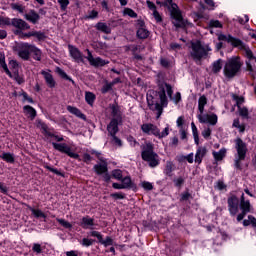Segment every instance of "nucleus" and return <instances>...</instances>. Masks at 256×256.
<instances>
[{
  "mask_svg": "<svg viewBox=\"0 0 256 256\" xmlns=\"http://www.w3.org/2000/svg\"><path fill=\"white\" fill-rule=\"evenodd\" d=\"M140 27L137 30V37L139 39H147L149 37V30L145 28L143 21L139 23Z\"/></svg>",
  "mask_w": 256,
  "mask_h": 256,
  "instance_id": "5701e85b",
  "label": "nucleus"
},
{
  "mask_svg": "<svg viewBox=\"0 0 256 256\" xmlns=\"http://www.w3.org/2000/svg\"><path fill=\"white\" fill-rule=\"evenodd\" d=\"M0 67H2V69H4L5 73H7V75H11L9 68H7V63H5V55H3L2 53H0Z\"/></svg>",
  "mask_w": 256,
  "mask_h": 256,
  "instance_id": "e433bc0d",
  "label": "nucleus"
},
{
  "mask_svg": "<svg viewBox=\"0 0 256 256\" xmlns=\"http://www.w3.org/2000/svg\"><path fill=\"white\" fill-rule=\"evenodd\" d=\"M30 211L37 219H39L40 217L42 219L47 218V215H45V213H43V211H41L40 209L30 208Z\"/></svg>",
  "mask_w": 256,
  "mask_h": 256,
  "instance_id": "72a5a7b5",
  "label": "nucleus"
},
{
  "mask_svg": "<svg viewBox=\"0 0 256 256\" xmlns=\"http://www.w3.org/2000/svg\"><path fill=\"white\" fill-rule=\"evenodd\" d=\"M209 25L210 27H215L216 29H221V27H223L219 20H211Z\"/></svg>",
  "mask_w": 256,
  "mask_h": 256,
  "instance_id": "5fc2aeb1",
  "label": "nucleus"
},
{
  "mask_svg": "<svg viewBox=\"0 0 256 256\" xmlns=\"http://www.w3.org/2000/svg\"><path fill=\"white\" fill-rule=\"evenodd\" d=\"M94 171L97 173V175H103L107 173V161L104 158H100V163L94 165Z\"/></svg>",
  "mask_w": 256,
  "mask_h": 256,
  "instance_id": "dca6fc26",
  "label": "nucleus"
},
{
  "mask_svg": "<svg viewBox=\"0 0 256 256\" xmlns=\"http://www.w3.org/2000/svg\"><path fill=\"white\" fill-rule=\"evenodd\" d=\"M219 41H227L228 43H231L233 47H238L243 51V55L246 57V67L247 71L249 72V75L253 78L256 79V57L253 54V51H251V48L249 46L245 45L243 41L234 38L231 35H225V34H220L218 36Z\"/></svg>",
  "mask_w": 256,
  "mask_h": 256,
  "instance_id": "f03ea898",
  "label": "nucleus"
},
{
  "mask_svg": "<svg viewBox=\"0 0 256 256\" xmlns=\"http://www.w3.org/2000/svg\"><path fill=\"white\" fill-rule=\"evenodd\" d=\"M233 127L236 129H239L240 133H243L245 131V126L239 124V119H235L232 124Z\"/></svg>",
  "mask_w": 256,
  "mask_h": 256,
  "instance_id": "09e8293b",
  "label": "nucleus"
},
{
  "mask_svg": "<svg viewBox=\"0 0 256 256\" xmlns=\"http://www.w3.org/2000/svg\"><path fill=\"white\" fill-rule=\"evenodd\" d=\"M95 28L97 31H101L102 33H105L106 35H109L111 33V27L107 25V23L104 22H98L95 25Z\"/></svg>",
  "mask_w": 256,
  "mask_h": 256,
  "instance_id": "a878e982",
  "label": "nucleus"
},
{
  "mask_svg": "<svg viewBox=\"0 0 256 256\" xmlns=\"http://www.w3.org/2000/svg\"><path fill=\"white\" fill-rule=\"evenodd\" d=\"M183 183H185V179L183 177H178V178L174 179V184L176 187H181V185H183Z\"/></svg>",
  "mask_w": 256,
  "mask_h": 256,
  "instance_id": "bf43d9fd",
  "label": "nucleus"
},
{
  "mask_svg": "<svg viewBox=\"0 0 256 256\" xmlns=\"http://www.w3.org/2000/svg\"><path fill=\"white\" fill-rule=\"evenodd\" d=\"M123 15H128V17H131L132 19H137V14L131 8H124Z\"/></svg>",
  "mask_w": 256,
  "mask_h": 256,
  "instance_id": "a19ab883",
  "label": "nucleus"
},
{
  "mask_svg": "<svg viewBox=\"0 0 256 256\" xmlns=\"http://www.w3.org/2000/svg\"><path fill=\"white\" fill-rule=\"evenodd\" d=\"M152 15H153L154 19L157 21V23H161V21H163V19L161 18V14H159V12L157 10L152 12Z\"/></svg>",
  "mask_w": 256,
  "mask_h": 256,
  "instance_id": "680f3d73",
  "label": "nucleus"
},
{
  "mask_svg": "<svg viewBox=\"0 0 256 256\" xmlns=\"http://www.w3.org/2000/svg\"><path fill=\"white\" fill-rule=\"evenodd\" d=\"M112 177L117 179V181H121V179H123V172L121 170H113Z\"/></svg>",
  "mask_w": 256,
  "mask_h": 256,
  "instance_id": "a18cd8bd",
  "label": "nucleus"
},
{
  "mask_svg": "<svg viewBox=\"0 0 256 256\" xmlns=\"http://www.w3.org/2000/svg\"><path fill=\"white\" fill-rule=\"evenodd\" d=\"M205 155H207V148L199 146L196 151L195 162L201 163Z\"/></svg>",
  "mask_w": 256,
  "mask_h": 256,
  "instance_id": "393cba45",
  "label": "nucleus"
},
{
  "mask_svg": "<svg viewBox=\"0 0 256 256\" xmlns=\"http://www.w3.org/2000/svg\"><path fill=\"white\" fill-rule=\"evenodd\" d=\"M80 225L82 229H95V220L86 216L82 218Z\"/></svg>",
  "mask_w": 256,
  "mask_h": 256,
  "instance_id": "a211bd4d",
  "label": "nucleus"
},
{
  "mask_svg": "<svg viewBox=\"0 0 256 256\" xmlns=\"http://www.w3.org/2000/svg\"><path fill=\"white\" fill-rule=\"evenodd\" d=\"M240 209L244 213H250L251 212V202H249V200H245V194L241 195Z\"/></svg>",
  "mask_w": 256,
  "mask_h": 256,
  "instance_id": "412c9836",
  "label": "nucleus"
},
{
  "mask_svg": "<svg viewBox=\"0 0 256 256\" xmlns=\"http://www.w3.org/2000/svg\"><path fill=\"white\" fill-rule=\"evenodd\" d=\"M110 197H112L113 199H125V194L123 193H112L110 195Z\"/></svg>",
  "mask_w": 256,
  "mask_h": 256,
  "instance_id": "0e129e2a",
  "label": "nucleus"
},
{
  "mask_svg": "<svg viewBox=\"0 0 256 256\" xmlns=\"http://www.w3.org/2000/svg\"><path fill=\"white\" fill-rule=\"evenodd\" d=\"M32 251H34V253H37V255L42 253L43 250L41 249V244L34 243L32 247Z\"/></svg>",
  "mask_w": 256,
  "mask_h": 256,
  "instance_id": "4d7b16f0",
  "label": "nucleus"
},
{
  "mask_svg": "<svg viewBox=\"0 0 256 256\" xmlns=\"http://www.w3.org/2000/svg\"><path fill=\"white\" fill-rule=\"evenodd\" d=\"M166 5H169L171 9V15L173 19V25L175 27H186L187 20L183 19V15H181V11L179 10V6L176 3H173V0H166Z\"/></svg>",
  "mask_w": 256,
  "mask_h": 256,
  "instance_id": "423d86ee",
  "label": "nucleus"
},
{
  "mask_svg": "<svg viewBox=\"0 0 256 256\" xmlns=\"http://www.w3.org/2000/svg\"><path fill=\"white\" fill-rule=\"evenodd\" d=\"M87 61H89L90 65H92L93 67H104V65H107V61L101 59L100 57H93V54H91V51L87 50Z\"/></svg>",
  "mask_w": 256,
  "mask_h": 256,
  "instance_id": "f8f14e48",
  "label": "nucleus"
},
{
  "mask_svg": "<svg viewBox=\"0 0 256 256\" xmlns=\"http://www.w3.org/2000/svg\"><path fill=\"white\" fill-rule=\"evenodd\" d=\"M141 131L144 133V135H153L154 137H157V139H164V137H167L169 135V127H165L163 131L157 127V125L153 123H144L141 125Z\"/></svg>",
  "mask_w": 256,
  "mask_h": 256,
  "instance_id": "39448f33",
  "label": "nucleus"
},
{
  "mask_svg": "<svg viewBox=\"0 0 256 256\" xmlns=\"http://www.w3.org/2000/svg\"><path fill=\"white\" fill-rule=\"evenodd\" d=\"M12 9H14V11H18L19 13H24L25 11V7L19 4H12Z\"/></svg>",
  "mask_w": 256,
  "mask_h": 256,
  "instance_id": "13d9d810",
  "label": "nucleus"
},
{
  "mask_svg": "<svg viewBox=\"0 0 256 256\" xmlns=\"http://www.w3.org/2000/svg\"><path fill=\"white\" fill-rule=\"evenodd\" d=\"M33 37H37L38 41H44L46 38L45 33L38 31V32H33Z\"/></svg>",
  "mask_w": 256,
  "mask_h": 256,
  "instance_id": "603ef678",
  "label": "nucleus"
},
{
  "mask_svg": "<svg viewBox=\"0 0 256 256\" xmlns=\"http://www.w3.org/2000/svg\"><path fill=\"white\" fill-rule=\"evenodd\" d=\"M93 243H95V240L89 239V238H83L82 241L80 242V244L83 247H91V245H93Z\"/></svg>",
  "mask_w": 256,
  "mask_h": 256,
  "instance_id": "37998d69",
  "label": "nucleus"
},
{
  "mask_svg": "<svg viewBox=\"0 0 256 256\" xmlns=\"http://www.w3.org/2000/svg\"><path fill=\"white\" fill-rule=\"evenodd\" d=\"M110 137L112 145H114L115 147H123V141H121L119 137H117V134L110 135Z\"/></svg>",
  "mask_w": 256,
  "mask_h": 256,
  "instance_id": "f704fd0d",
  "label": "nucleus"
},
{
  "mask_svg": "<svg viewBox=\"0 0 256 256\" xmlns=\"http://www.w3.org/2000/svg\"><path fill=\"white\" fill-rule=\"evenodd\" d=\"M128 141H129L131 147H137V145H139V142H137V140H135V138H133V137H129Z\"/></svg>",
  "mask_w": 256,
  "mask_h": 256,
  "instance_id": "774afa93",
  "label": "nucleus"
},
{
  "mask_svg": "<svg viewBox=\"0 0 256 256\" xmlns=\"http://www.w3.org/2000/svg\"><path fill=\"white\" fill-rule=\"evenodd\" d=\"M238 111L241 117H244V118L249 117V110L246 107L239 106Z\"/></svg>",
  "mask_w": 256,
  "mask_h": 256,
  "instance_id": "49530a36",
  "label": "nucleus"
},
{
  "mask_svg": "<svg viewBox=\"0 0 256 256\" xmlns=\"http://www.w3.org/2000/svg\"><path fill=\"white\" fill-rule=\"evenodd\" d=\"M141 185L146 191H152L153 189V184L151 182L144 181L141 183Z\"/></svg>",
  "mask_w": 256,
  "mask_h": 256,
  "instance_id": "6e6d98bb",
  "label": "nucleus"
},
{
  "mask_svg": "<svg viewBox=\"0 0 256 256\" xmlns=\"http://www.w3.org/2000/svg\"><path fill=\"white\" fill-rule=\"evenodd\" d=\"M221 69H223V60L218 59V60L214 61L212 64V73L217 75V73L221 72Z\"/></svg>",
  "mask_w": 256,
  "mask_h": 256,
  "instance_id": "cd10ccee",
  "label": "nucleus"
},
{
  "mask_svg": "<svg viewBox=\"0 0 256 256\" xmlns=\"http://www.w3.org/2000/svg\"><path fill=\"white\" fill-rule=\"evenodd\" d=\"M11 25H13V27H16V29H19L20 31H27V29H31V26L27 22H25V20L19 18L12 19Z\"/></svg>",
  "mask_w": 256,
  "mask_h": 256,
  "instance_id": "4468645a",
  "label": "nucleus"
},
{
  "mask_svg": "<svg viewBox=\"0 0 256 256\" xmlns=\"http://www.w3.org/2000/svg\"><path fill=\"white\" fill-rule=\"evenodd\" d=\"M207 97L202 95L198 99V110L200 111V115H203L205 112V105H207Z\"/></svg>",
  "mask_w": 256,
  "mask_h": 256,
  "instance_id": "bb28decb",
  "label": "nucleus"
},
{
  "mask_svg": "<svg viewBox=\"0 0 256 256\" xmlns=\"http://www.w3.org/2000/svg\"><path fill=\"white\" fill-rule=\"evenodd\" d=\"M16 34H20V38H21V39H25V37H33V32L21 33L20 30H17V31H16Z\"/></svg>",
  "mask_w": 256,
  "mask_h": 256,
  "instance_id": "e2e57ef3",
  "label": "nucleus"
},
{
  "mask_svg": "<svg viewBox=\"0 0 256 256\" xmlns=\"http://www.w3.org/2000/svg\"><path fill=\"white\" fill-rule=\"evenodd\" d=\"M111 121H117L119 123H123V113L121 112V109H119V106H111Z\"/></svg>",
  "mask_w": 256,
  "mask_h": 256,
  "instance_id": "2eb2a0df",
  "label": "nucleus"
},
{
  "mask_svg": "<svg viewBox=\"0 0 256 256\" xmlns=\"http://www.w3.org/2000/svg\"><path fill=\"white\" fill-rule=\"evenodd\" d=\"M30 49V53H33V58L36 61H41V50H39V48L35 47L34 45H32Z\"/></svg>",
  "mask_w": 256,
  "mask_h": 256,
  "instance_id": "473e14b6",
  "label": "nucleus"
},
{
  "mask_svg": "<svg viewBox=\"0 0 256 256\" xmlns=\"http://www.w3.org/2000/svg\"><path fill=\"white\" fill-rule=\"evenodd\" d=\"M31 44L29 43H20L18 44V55L21 59L27 61L29 59V55H31Z\"/></svg>",
  "mask_w": 256,
  "mask_h": 256,
  "instance_id": "9d476101",
  "label": "nucleus"
},
{
  "mask_svg": "<svg viewBox=\"0 0 256 256\" xmlns=\"http://www.w3.org/2000/svg\"><path fill=\"white\" fill-rule=\"evenodd\" d=\"M202 136L204 139H207L208 137H211V129L206 128L204 131H202Z\"/></svg>",
  "mask_w": 256,
  "mask_h": 256,
  "instance_id": "69168bd1",
  "label": "nucleus"
},
{
  "mask_svg": "<svg viewBox=\"0 0 256 256\" xmlns=\"http://www.w3.org/2000/svg\"><path fill=\"white\" fill-rule=\"evenodd\" d=\"M36 127L38 129H41L42 133L46 136V137H52L53 133H51V131H49V127L46 126L45 123H43V121L41 120H37L36 121Z\"/></svg>",
  "mask_w": 256,
  "mask_h": 256,
  "instance_id": "b1692460",
  "label": "nucleus"
},
{
  "mask_svg": "<svg viewBox=\"0 0 256 256\" xmlns=\"http://www.w3.org/2000/svg\"><path fill=\"white\" fill-rule=\"evenodd\" d=\"M173 167H175V165L173 164V162L167 161V162H166L165 169H164L165 175H168V177H171V173H173Z\"/></svg>",
  "mask_w": 256,
  "mask_h": 256,
  "instance_id": "c9c22d12",
  "label": "nucleus"
},
{
  "mask_svg": "<svg viewBox=\"0 0 256 256\" xmlns=\"http://www.w3.org/2000/svg\"><path fill=\"white\" fill-rule=\"evenodd\" d=\"M143 161H147L149 167H157L159 165V155L153 151V145L147 143L141 153Z\"/></svg>",
  "mask_w": 256,
  "mask_h": 256,
  "instance_id": "0eeeda50",
  "label": "nucleus"
},
{
  "mask_svg": "<svg viewBox=\"0 0 256 256\" xmlns=\"http://www.w3.org/2000/svg\"><path fill=\"white\" fill-rule=\"evenodd\" d=\"M227 154V150L225 148L220 149L218 152H213L212 155L215 161H223V158Z\"/></svg>",
  "mask_w": 256,
  "mask_h": 256,
  "instance_id": "c756f323",
  "label": "nucleus"
},
{
  "mask_svg": "<svg viewBox=\"0 0 256 256\" xmlns=\"http://www.w3.org/2000/svg\"><path fill=\"white\" fill-rule=\"evenodd\" d=\"M24 19H26V21H29L30 23H33V25H36V23L40 19V16L36 13L35 10H30L29 13H26L24 15Z\"/></svg>",
  "mask_w": 256,
  "mask_h": 256,
  "instance_id": "aec40b11",
  "label": "nucleus"
},
{
  "mask_svg": "<svg viewBox=\"0 0 256 256\" xmlns=\"http://www.w3.org/2000/svg\"><path fill=\"white\" fill-rule=\"evenodd\" d=\"M235 149L237 154L235 156L234 166L236 169H241V161H245V157H247V144L241 138H238L235 140Z\"/></svg>",
  "mask_w": 256,
  "mask_h": 256,
  "instance_id": "6e6552de",
  "label": "nucleus"
},
{
  "mask_svg": "<svg viewBox=\"0 0 256 256\" xmlns=\"http://www.w3.org/2000/svg\"><path fill=\"white\" fill-rule=\"evenodd\" d=\"M228 211L233 217L239 213V198L237 196L232 195L228 198Z\"/></svg>",
  "mask_w": 256,
  "mask_h": 256,
  "instance_id": "9b49d317",
  "label": "nucleus"
},
{
  "mask_svg": "<svg viewBox=\"0 0 256 256\" xmlns=\"http://www.w3.org/2000/svg\"><path fill=\"white\" fill-rule=\"evenodd\" d=\"M56 221L62 226L64 227V229H72L73 225H71V223H69V221L65 220V219H61V218H56Z\"/></svg>",
  "mask_w": 256,
  "mask_h": 256,
  "instance_id": "4c0bfd02",
  "label": "nucleus"
},
{
  "mask_svg": "<svg viewBox=\"0 0 256 256\" xmlns=\"http://www.w3.org/2000/svg\"><path fill=\"white\" fill-rule=\"evenodd\" d=\"M121 181L124 189H129V187H131V177H124Z\"/></svg>",
  "mask_w": 256,
  "mask_h": 256,
  "instance_id": "c03bdc74",
  "label": "nucleus"
},
{
  "mask_svg": "<svg viewBox=\"0 0 256 256\" xmlns=\"http://www.w3.org/2000/svg\"><path fill=\"white\" fill-rule=\"evenodd\" d=\"M212 51L209 45H202L200 41L191 43L190 55L194 61H201L203 57H207L209 52Z\"/></svg>",
  "mask_w": 256,
  "mask_h": 256,
  "instance_id": "20e7f679",
  "label": "nucleus"
},
{
  "mask_svg": "<svg viewBox=\"0 0 256 256\" xmlns=\"http://www.w3.org/2000/svg\"><path fill=\"white\" fill-rule=\"evenodd\" d=\"M24 112L31 117V119H35V117H37V111L34 110L33 107L27 105L24 106Z\"/></svg>",
  "mask_w": 256,
  "mask_h": 256,
  "instance_id": "2f4dec72",
  "label": "nucleus"
},
{
  "mask_svg": "<svg viewBox=\"0 0 256 256\" xmlns=\"http://www.w3.org/2000/svg\"><path fill=\"white\" fill-rule=\"evenodd\" d=\"M167 95L170 101H173L175 105L181 101V92H177L173 96V88L167 82L158 83V92L155 90H150L147 93V103L151 111H157L158 117H161L163 113V107L169 105L167 100Z\"/></svg>",
  "mask_w": 256,
  "mask_h": 256,
  "instance_id": "f257e3e1",
  "label": "nucleus"
},
{
  "mask_svg": "<svg viewBox=\"0 0 256 256\" xmlns=\"http://www.w3.org/2000/svg\"><path fill=\"white\" fill-rule=\"evenodd\" d=\"M69 51H70V55L71 57L77 61L78 63L83 61V54L81 53V51H79L78 48H75L73 46H69Z\"/></svg>",
  "mask_w": 256,
  "mask_h": 256,
  "instance_id": "4be33fe9",
  "label": "nucleus"
},
{
  "mask_svg": "<svg viewBox=\"0 0 256 256\" xmlns=\"http://www.w3.org/2000/svg\"><path fill=\"white\" fill-rule=\"evenodd\" d=\"M146 4H147L148 9H150V11H152V13H154V11H157V6H155V3L147 0Z\"/></svg>",
  "mask_w": 256,
  "mask_h": 256,
  "instance_id": "052dcab7",
  "label": "nucleus"
},
{
  "mask_svg": "<svg viewBox=\"0 0 256 256\" xmlns=\"http://www.w3.org/2000/svg\"><path fill=\"white\" fill-rule=\"evenodd\" d=\"M56 72L58 73V75H60V77H62V79H66V81H71L74 83L73 79H71V77H69L67 75V73H65V71H63V69L56 68Z\"/></svg>",
  "mask_w": 256,
  "mask_h": 256,
  "instance_id": "ea45409f",
  "label": "nucleus"
},
{
  "mask_svg": "<svg viewBox=\"0 0 256 256\" xmlns=\"http://www.w3.org/2000/svg\"><path fill=\"white\" fill-rule=\"evenodd\" d=\"M52 146L56 151H60V153H65L68 155V157H71L72 159H79V154L72 152L71 147H69L65 143H55L52 142Z\"/></svg>",
  "mask_w": 256,
  "mask_h": 256,
  "instance_id": "1a4fd4ad",
  "label": "nucleus"
},
{
  "mask_svg": "<svg viewBox=\"0 0 256 256\" xmlns=\"http://www.w3.org/2000/svg\"><path fill=\"white\" fill-rule=\"evenodd\" d=\"M99 243H101V245H104V247H109L113 245V240L109 236H107L105 240H103V237H102Z\"/></svg>",
  "mask_w": 256,
  "mask_h": 256,
  "instance_id": "79ce46f5",
  "label": "nucleus"
},
{
  "mask_svg": "<svg viewBox=\"0 0 256 256\" xmlns=\"http://www.w3.org/2000/svg\"><path fill=\"white\" fill-rule=\"evenodd\" d=\"M225 187H227V186L225 185V183H223V181H218L216 183V189H218L219 191H223V189H225Z\"/></svg>",
  "mask_w": 256,
  "mask_h": 256,
  "instance_id": "338daca9",
  "label": "nucleus"
},
{
  "mask_svg": "<svg viewBox=\"0 0 256 256\" xmlns=\"http://www.w3.org/2000/svg\"><path fill=\"white\" fill-rule=\"evenodd\" d=\"M0 158L6 161V163H15V157L11 153L4 152L0 155Z\"/></svg>",
  "mask_w": 256,
  "mask_h": 256,
  "instance_id": "7c9ffc66",
  "label": "nucleus"
},
{
  "mask_svg": "<svg viewBox=\"0 0 256 256\" xmlns=\"http://www.w3.org/2000/svg\"><path fill=\"white\" fill-rule=\"evenodd\" d=\"M88 235H89V237H96L99 242L101 241V239L103 237V235H101V232H99V231H90L88 233Z\"/></svg>",
  "mask_w": 256,
  "mask_h": 256,
  "instance_id": "3c124183",
  "label": "nucleus"
},
{
  "mask_svg": "<svg viewBox=\"0 0 256 256\" xmlns=\"http://www.w3.org/2000/svg\"><path fill=\"white\" fill-rule=\"evenodd\" d=\"M111 89H113V84H111V82H106L104 84V86L102 87L101 91L102 93H109V91H111Z\"/></svg>",
  "mask_w": 256,
  "mask_h": 256,
  "instance_id": "8fccbe9b",
  "label": "nucleus"
},
{
  "mask_svg": "<svg viewBox=\"0 0 256 256\" xmlns=\"http://www.w3.org/2000/svg\"><path fill=\"white\" fill-rule=\"evenodd\" d=\"M197 117L200 123H209L210 125H217L218 118L216 114H199Z\"/></svg>",
  "mask_w": 256,
  "mask_h": 256,
  "instance_id": "ddd939ff",
  "label": "nucleus"
},
{
  "mask_svg": "<svg viewBox=\"0 0 256 256\" xmlns=\"http://www.w3.org/2000/svg\"><path fill=\"white\" fill-rule=\"evenodd\" d=\"M67 111L72 115L79 117V119H85V114H82L81 110H79L77 107L67 106Z\"/></svg>",
  "mask_w": 256,
  "mask_h": 256,
  "instance_id": "c85d7f7f",
  "label": "nucleus"
},
{
  "mask_svg": "<svg viewBox=\"0 0 256 256\" xmlns=\"http://www.w3.org/2000/svg\"><path fill=\"white\" fill-rule=\"evenodd\" d=\"M85 99L88 105H93V103H95V94H93V92H86Z\"/></svg>",
  "mask_w": 256,
  "mask_h": 256,
  "instance_id": "58836bf2",
  "label": "nucleus"
},
{
  "mask_svg": "<svg viewBox=\"0 0 256 256\" xmlns=\"http://www.w3.org/2000/svg\"><path fill=\"white\" fill-rule=\"evenodd\" d=\"M242 65L241 60L237 57L228 59L223 69L225 77L233 79L241 71Z\"/></svg>",
  "mask_w": 256,
  "mask_h": 256,
  "instance_id": "7ed1b4c3",
  "label": "nucleus"
},
{
  "mask_svg": "<svg viewBox=\"0 0 256 256\" xmlns=\"http://www.w3.org/2000/svg\"><path fill=\"white\" fill-rule=\"evenodd\" d=\"M122 122H117L115 120H111L110 123L107 126V131L109 135H117L119 133V125H121Z\"/></svg>",
  "mask_w": 256,
  "mask_h": 256,
  "instance_id": "6ab92c4d",
  "label": "nucleus"
},
{
  "mask_svg": "<svg viewBox=\"0 0 256 256\" xmlns=\"http://www.w3.org/2000/svg\"><path fill=\"white\" fill-rule=\"evenodd\" d=\"M99 17V12L97 10L89 11L86 15V19H97Z\"/></svg>",
  "mask_w": 256,
  "mask_h": 256,
  "instance_id": "de8ad7c7",
  "label": "nucleus"
},
{
  "mask_svg": "<svg viewBox=\"0 0 256 256\" xmlns=\"http://www.w3.org/2000/svg\"><path fill=\"white\" fill-rule=\"evenodd\" d=\"M41 75H43L46 85H48V87L50 89L55 88V85H57V82H55V78H53V74L47 71H42Z\"/></svg>",
  "mask_w": 256,
  "mask_h": 256,
  "instance_id": "f3484780",
  "label": "nucleus"
},
{
  "mask_svg": "<svg viewBox=\"0 0 256 256\" xmlns=\"http://www.w3.org/2000/svg\"><path fill=\"white\" fill-rule=\"evenodd\" d=\"M58 3L62 11H65L69 7V0H58Z\"/></svg>",
  "mask_w": 256,
  "mask_h": 256,
  "instance_id": "864d4df0",
  "label": "nucleus"
}]
</instances>
